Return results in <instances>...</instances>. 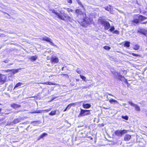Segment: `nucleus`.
<instances>
[{"mask_svg":"<svg viewBox=\"0 0 147 147\" xmlns=\"http://www.w3.org/2000/svg\"><path fill=\"white\" fill-rule=\"evenodd\" d=\"M52 12L56 15L57 17L59 19L61 20H68L70 21L71 18L70 16H69L67 14L65 13L64 12L63 13H61L60 12V13L57 12L54 9H50Z\"/></svg>","mask_w":147,"mask_h":147,"instance_id":"obj_1","label":"nucleus"},{"mask_svg":"<svg viewBox=\"0 0 147 147\" xmlns=\"http://www.w3.org/2000/svg\"><path fill=\"white\" fill-rule=\"evenodd\" d=\"M133 17V20L131 21V23L134 24H138L147 19V18L145 16L138 14L134 15Z\"/></svg>","mask_w":147,"mask_h":147,"instance_id":"obj_2","label":"nucleus"},{"mask_svg":"<svg viewBox=\"0 0 147 147\" xmlns=\"http://www.w3.org/2000/svg\"><path fill=\"white\" fill-rule=\"evenodd\" d=\"M98 22L101 25L103 26L104 28V29L105 30H108L110 27V24L109 23L105 20L99 19Z\"/></svg>","mask_w":147,"mask_h":147,"instance_id":"obj_3","label":"nucleus"},{"mask_svg":"<svg viewBox=\"0 0 147 147\" xmlns=\"http://www.w3.org/2000/svg\"><path fill=\"white\" fill-rule=\"evenodd\" d=\"M90 110L83 109H80V112L78 115V117H80L86 115H89L90 114Z\"/></svg>","mask_w":147,"mask_h":147,"instance_id":"obj_4","label":"nucleus"},{"mask_svg":"<svg viewBox=\"0 0 147 147\" xmlns=\"http://www.w3.org/2000/svg\"><path fill=\"white\" fill-rule=\"evenodd\" d=\"M128 131V130L125 129H123L121 130H116L114 132V133L116 136L118 137H121L123 135L126 133Z\"/></svg>","mask_w":147,"mask_h":147,"instance_id":"obj_5","label":"nucleus"},{"mask_svg":"<svg viewBox=\"0 0 147 147\" xmlns=\"http://www.w3.org/2000/svg\"><path fill=\"white\" fill-rule=\"evenodd\" d=\"M75 13L77 14V16H82L84 17L83 21H85V18L86 17V15L85 12H82V10L79 9H76L75 10Z\"/></svg>","mask_w":147,"mask_h":147,"instance_id":"obj_6","label":"nucleus"},{"mask_svg":"<svg viewBox=\"0 0 147 147\" xmlns=\"http://www.w3.org/2000/svg\"><path fill=\"white\" fill-rule=\"evenodd\" d=\"M7 76L5 75L0 73V85L4 84L6 81Z\"/></svg>","mask_w":147,"mask_h":147,"instance_id":"obj_7","label":"nucleus"},{"mask_svg":"<svg viewBox=\"0 0 147 147\" xmlns=\"http://www.w3.org/2000/svg\"><path fill=\"white\" fill-rule=\"evenodd\" d=\"M44 41H46L47 42H49L50 43V45L52 46H55L56 45H55L53 43V42L52 40L51 39L49 38L47 36H45L43 37L42 38L40 39Z\"/></svg>","mask_w":147,"mask_h":147,"instance_id":"obj_8","label":"nucleus"},{"mask_svg":"<svg viewBox=\"0 0 147 147\" xmlns=\"http://www.w3.org/2000/svg\"><path fill=\"white\" fill-rule=\"evenodd\" d=\"M117 74L118 75V79L119 80L121 81L124 80L125 83L127 84H129L127 79H125L123 76H122L119 73H117Z\"/></svg>","mask_w":147,"mask_h":147,"instance_id":"obj_9","label":"nucleus"},{"mask_svg":"<svg viewBox=\"0 0 147 147\" xmlns=\"http://www.w3.org/2000/svg\"><path fill=\"white\" fill-rule=\"evenodd\" d=\"M110 28L109 30L112 32L113 34H119V32L118 30H114L115 28L114 26H112L111 27H110Z\"/></svg>","mask_w":147,"mask_h":147,"instance_id":"obj_10","label":"nucleus"},{"mask_svg":"<svg viewBox=\"0 0 147 147\" xmlns=\"http://www.w3.org/2000/svg\"><path fill=\"white\" fill-rule=\"evenodd\" d=\"M51 62L52 63H57L59 61V59L57 57H52L51 58Z\"/></svg>","mask_w":147,"mask_h":147,"instance_id":"obj_11","label":"nucleus"},{"mask_svg":"<svg viewBox=\"0 0 147 147\" xmlns=\"http://www.w3.org/2000/svg\"><path fill=\"white\" fill-rule=\"evenodd\" d=\"M10 106L13 109H16L20 107L21 106L19 104L12 103L11 104Z\"/></svg>","mask_w":147,"mask_h":147,"instance_id":"obj_12","label":"nucleus"},{"mask_svg":"<svg viewBox=\"0 0 147 147\" xmlns=\"http://www.w3.org/2000/svg\"><path fill=\"white\" fill-rule=\"evenodd\" d=\"M131 138V136L129 134H127L125 135L124 138V140L126 141H128Z\"/></svg>","mask_w":147,"mask_h":147,"instance_id":"obj_13","label":"nucleus"},{"mask_svg":"<svg viewBox=\"0 0 147 147\" xmlns=\"http://www.w3.org/2000/svg\"><path fill=\"white\" fill-rule=\"evenodd\" d=\"M40 84H45L47 85H55L56 84L55 83H53L52 82H40L39 83Z\"/></svg>","mask_w":147,"mask_h":147,"instance_id":"obj_14","label":"nucleus"},{"mask_svg":"<svg viewBox=\"0 0 147 147\" xmlns=\"http://www.w3.org/2000/svg\"><path fill=\"white\" fill-rule=\"evenodd\" d=\"M40 123V122L39 121H35L31 122V123L34 126H36Z\"/></svg>","mask_w":147,"mask_h":147,"instance_id":"obj_15","label":"nucleus"},{"mask_svg":"<svg viewBox=\"0 0 147 147\" xmlns=\"http://www.w3.org/2000/svg\"><path fill=\"white\" fill-rule=\"evenodd\" d=\"M139 32L140 33L146 36L147 33V30H145L143 29H141L139 30Z\"/></svg>","mask_w":147,"mask_h":147,"instance_id":"obj_16","label":"nucleus"},{"mask_svg":"<svg viewBox=\"0 0 147 147\" xmlns=\"http://www.w3.org/2000/svg\"><path fill=\"white\" fill-rule=\"evenodd\" d=\"M82 106L83 108L85 109H88L91 107V105L88 103L86 104H83Z\"/></svg>","mask_w":147,"mask_h":147,"instance_id":"obj_17","label":"nucleus"},{"mask_svg":"<svg viewBox=\"0 0 147 147\" xmlns=\"http://www.w3.org/2000/svg\"><path fill=\"white\" fill-rule=\"evenodd\" d=\"M38 58V56L37 55H35L31 56L30 58V59L31 61H35Z\"/></svg>","mask_w":147,"mask_h":147,"instance_id":"obj_18","label":"nucleus"},{"mask_svg":"<svg viewBox=\"0 0 147 147\" xmlns=\"http://www.w3.org/2000/svg\"><path fill=\"white\" fill-rule=\"evenodd\" d=\"M130 42L128 41H125L124 44V46L125 47H128L130 46Z\"/></svg>","mask_w":147,"mask_h":147,"instance_id":"obj_19","label":"nucleus"},{"mask_svg":"<svg viewBox=\"0 0 147 147\" xmlns=\"http://www.w3.org/2000/svg\"><path fill=\"white\" fill-rule=\"evenodd\" d=\"M47 134L46 133H43L42 134H41L38 138V140H39L40 139L43 138L44 137L47 136Z\"/></svg>","mask_w":147,"mask_h":147,"instance_id":"obj_20","label":"nucleus"},{"mask_svg":"<svg viewBox=\"0 0 147 147\" xmlns=\"http://www.w3.org/2000/svg\"><path fill=\"white\" fill-rule=\"evenodd\" d=\"M109 102L111 103L112 104L113 103H118V101L116 100H115L114 99H111L109 100Z\"/></svg>","mask_w":147,"mask_h":147,"instance_id":"obj_21","label":"nucleus"},{"mask_svg":"<svg viewBox=\"0 0 147 147\" xmlns=\"http://www.w3.org/2000/svg\"><path fill=\"white\" fill-rule=\"evenodd\" d=\"M140 48V46L138 44L135 45L133 49L135 50H137Z\"/></svg>","mask_w":147,"mask_h":147,"instance_id":"obj_22","label":"nucleus"},{"mask_svg":"<svg viewBox=\"0 0 147 147\" xmlns=\"http://www.w3.org/2000/svg\"><path fill=\"white\" fill-rule=\"evenodd\" d=\"M56 111H52L49 113V115H53L56 114Z\"/></svg>","mask_w":147,"mask_h":147,"instance_id":"obj_23","label":"nucleus"},{"mask_svg":"<svg viewBox=\"0 0 147 147\" xmlns=\"http://www.w3.org/2000/svg\"><path fill=\"white\" fill-rule=\"evenodd\" d=\"M23 84V83L20 82H19L17 84H16L15 86L14 89H15L16 88L20 86L21 85Z\"/></svg>","mask_w":147,"mask_h":147,"instance_id":"obj_24","label":"nucleus"},{"mask_svg":"<svg viewBox=\"0 0 147 147\" xmlns=\"http://www.w3.org/2000/svg\"><path fill=\"white\" fill-rule=\"evenodd\" d=\"M135 107L136 110L137 111H140V107L137 105L136 104L135 106H134Z\"/></svg>","mask_w":147,"mask_h":147,"instance_id":"obj_25","label":"nucleus"},{"mask_svg":"<svg viewBox=\"0 0 147 147\" xmlns=\"http://www.w3.org/2000/svg\"><path fill=\"white\" fill-rule=\"evenodd\" d=\"M80 77L82 79V80L84 81H86V77L84 76L81 75H80Z\"/></svg>","mask_w":147,"mask_h":147,"instance_id":"obj_26","label":"nucleus"},{"mask_svg":"<svg viewBox=\"0 0 147 147\" xmlns=\"http://www.w3.org/2000/svg\"><path fill=\"white\" fill-rule=\"evenodd\" d=\"M103 48L107 50H109L111 49V47H109V46H107V45L104 46L103 47Z\"/></svg>","mask_w":147,"mask_h":147,"instance_id":"obj_27","label":"nucleus"},{"mask_svg":"<svg viewBox=\"0 0 147 147\" xmlns=\"http://www.w3.org/2000/svg\"><path fill=\"white\" fill-rule=\"evenodd\" d=\"M130 54L132 55H133L135 57H140L141 55H139L137 54H135V53H130Z\"/></svg>","mask_w":147,"mask_h":147,"instance_id":"obj_28","label":"nucleus"},{"mask_svg":"<svg viewBox=\"0 0 147 147\" xmlns=\"http://www.w3.org/2000/svg\"><path fill=\"white\" fill-rule=\"evenodd\" d=\"M74 105H75V103H71L69 104V105H68L67 107L68 108V109H69L72 106Z\"/></svg>","mask_w":147,"mask_h":147,"instance_id":"obj_29","label":"nucleus"},{"mask_svg":"<svg viewBox=\"0 0 147 147\" xmlns=\"http://www.w3.org/2000/svg\"><path fill=\"white\" fill-rule=\"evenodd\" d=\"M42 113V111L40 110L36 111H33L32 112L33 113Z\"/></svg>","mask_w":147,"mask_h":147,"instance_id":"obj_30","label":"nucleus"},{"mask_svg":"<svg viewBox=\"0 0 147 147\" xmlns=\"http://www.w3.org/2000/svg\"><path fill=\"white\" fill-rule=\"evenodd\" d=\"M121 117L123 119H124L126 120H127L128 119V117L127 115H125V116H121Z\"/></svg>","mask_w":147,"mask_h":147,"instance_id":"obj_31","label":"nucleus"},{"mask_svg":"<svg viewBox=\"0 0 147 147\" xmlns=\"http://www.w3.org/2000/svg\"><path fill=\"white\" fill-rule=\"evenodd\" d=\"M77 2L78 3V4L83 8H84V6L82 4L80 0H78L77 1Z\"/></svg>","mask_w":147,"mask_h":147,"instance_id":"obj_32","label":"nucleus"},{"mask_svg":"<svg viewBox=\"0 0 147 147\" xmlns=\"http://www.w3.org/2000/svg\"><path fill=\"white\" fill-rule=\"evenodd\" d=\"M66 9L68 13H69L70 12H72L73 11V9L69 8H67Z\"/></svg>","mask_w":147,"mask_h":147,"instance_id":"obj_33","label":"nucleus"},{"mask_svg":"<svg viewBox=\"0 0 147 147\" xmlns=\"http://www.w3.org/2000/svg\"><path fill=\"white\" fill-rule=\"evenodd\" d=\"M128 103L129 104H130V105L134 106L136 104H134V103H133L131 101H129L128 102Z\"/></svg>","mask_w":147,"mask_h":147,"instance_id":"obj_34","label":"nucleus"},{"mask_svg":"<svg viewBox=\"0 0 147 147\" xmlns=\"http://www.w3.org/2000/svg\"><path fill=\"white\" fill-rule=\"evenodd\" d=\"M12 70H13V69H8L6 70H3V71L5 72H9L12 71Z\"/></svg>","mask_w":147,"mask_h":147,"instance_id":"obj_35","label":"nucleus"},{"mask_svg":"<svg viewBox=\"0 0 147 147\" xmlns=\"http://www.w3.org/2000/svg\"><path fill=\"white\" fill-rule=\"evenodd\" d=\"M13 74H15L17 73L18 71V69H13Z\"/></svg>","mask_w":147,"mask_h":147,"instance_id":"obj_36","label":"nucleus"},{"mask_svg":"<svg viewBox=\"0 0 147 147\" xmlns=\"http://www.w3.org/2000/svg\"><path fill=\"white\" fill-rule=\"evenodd\" d=\"M61 75L62 76H65L66 77L68 78L69 76L67 74H61Z\"/></svg>","mask_w":147,"mask_h":147,"instance_id":"obj_37","label":"nucleus"},{"mask_svg":"<svg viewBox=\"0 0 147 147\" xmlns=\"http://www.w3.org/2000/svg\"><path fill=\"white\" fill-rule=\"evenodd\" d=\"M67 2L70 4H71L72 3V0H67Z\"/></svg>","mask_w":147,"mask_h":147,"instance_id":"obj_38","label":"nucleus"},{"mask_svg":"<svg viewBox=\"0 0 147 147\" xmlns=\"http://www.w3.org/2000/svg\"><path fill=\"white\" fill-rule=\"evenodd\" d=\"M122 72L124 74H126L127 73V70H122Z\"/></svg>","mask_w":147,"mask_h":147,"instance_id":"obj_39","label":"nucleus"},{"mask_svg":"<svg viewBox=\"0 0 147 147\" xmlns=\"http://www.w3.org/2000/svg\"><path fill=\"white\" fill-rule=\"evenodd\" d=\"M51 109H49L45 110V111H46V112H48L49 111H51Z\"/></svg>","mask_w":147,"mask_h":147,"instance_id":"obj_40","label":"nucleus"},{"mask_svg":"<svg viewBox=\"0 0 147 147\" xmlns=\"http://www.w3.org/2000/svg\"><path fill=\"white\" fill-rule=\"evenodd\" d=\"M147 23V21H146V22H141V24H146Z\"/></svg>","mask_w":147,"mask_h":147,"instance_id":"obj_41","label":"nucleus"},{"mask_svg":"<svg viewBox=\"0 0 147 147\" xmlns=\"http://www.w3.org/2000/svg\"><path fill=\"white\" fill-rule=\"evenodd\" d=\"M76 72L79 74H80L81 73V71H76Z\"/></svg>","mask_w":147,"mask_h":147,"instance_id":"obj_42","label":"nucleus"},{"mask_svg":"<svg viewBox=\"0 0 147 147\" xmlns=\"http://www.w3.org/2000/svg\"><path fill=\"white\" fill-rule=\"evenodd\" d=\"M108 95H110V96H114L112 94H111L108 93Z\"/></svg>","mask_w":147,"mask_h":147,"instance_id":"obj_43","label":"nucleus"},{"mask_svg":"<svg viewBox=\"0 0 147 147\" xmlns=\"http://www.w3.org/2000/svg\"><path fill=\"white\" fill-rule=\"evenodd\" d=\"M67 109H68V108L67 107H66L65 108V109L63 111L65 112V111H66Z\"/></svg>","mask_w":147,"mask_h":147,"instance_id":"obj_44","label":"nucleus"},{"mask_svg":"<svg viewBox=\"0 0 147 147\" xmlns=\"http://www.w3.org/2000/svg\"><path fill=\"white\" fill-rule=\"evenodd\" d=\"M3 62H5V63H7V60H5L3 61Z\"/></svg>","mask_w":147,"mask_h":147,"instance_id":"obj_45","label":"nucleus"},{"mask_svg":"<svg viewBox=\"0 0 147 147\" xmlns=\"http://www.w3.org/2000/svg\"><path fill=\"white\" fill-rule=\"evenodd\" d=\"M2 110V109L1 108H0V114L1 113V112Z\"/></svg>","mask_w":147,"mask_h":147,"instance_id":"obj_46","label":"nucleus"},{"mask_svg":"<svg viewBox=\"0 0 147 147\" xmlns=\"http://www.w3.org/2000/svg\"><path fill=\"white\" fill-rule=\"evenodd\" d=\"M64 67H62V69H62V71H63V70H64Z\"/></svg>","mask_w":147,"mask_h":147,"instance_id":"obj_47","label":"nucleus"},{"mask_svg":"<svg viewBox=\"0 0 147 147\" xmlns=\"http://www.w3.org/2000/svg\"><path fill=\"white\" fill-rule=\"evenodd\" d=\"M76 81H79V79H76Z\"/></svg>","mask_w":147,"mask_h":147,"instance_id":"obj_48","label":"nucleus"},{"mask_svg":"<svg viewBox=\"0 0 147 147\" xmlns=\"http://www.w3.org/2000/svg\"><path fill=\"white\" fill-rule=\"evenodd\" d=\"M3 34H1L0 35V37H1L2 36V35Z\"/></svg>","mask_w":147,"mask_h":147,"instance_id":"obj_49","label":"nucleus"},{"mask_svg":"<svg viewBox=\"0 0 147 147\" xmlns=\"http://www.w3.org/2000/svg\"><path fill=\"white\" fill-rule=\"evenodd\" d=\"M2 30L0 28V31H2Z\"/></svg>","mask_w":147,"mask_h":147,"instance_id":"obj_50","label":"nucleus"},{"mask_svg":"<svg viewBox=\"0 0 147 147\" xmlns=\"http://www.w3.org/2000/svg\"><path fill=\"white\" fill-rule=\"evenodd\" d=\"M91 139H92V138H91Z\"/></svg>","mask_w":147,"mask_h":147,"instance_id":"obj_51","label":"nucleus"}]
</instances>
